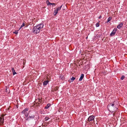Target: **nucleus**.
<instances>
[{"mask_svg":"<svg viewBox=\"0 0 127 127\" xmlns=\"http://www.w3.org/2000/svg\"><path fill=\"white\" fill-rule=\"evenodd\" d=\"M44 25L42 23L38 24L36 26L33 27L32 31L33 33L35 34H37L39 33L41 29L43 27Z\"/></svg>","mask_w":127,"mask_h":127,"instance_id":"obj_1","label":"nucleus"},{"mask_svg":"<svg viewBox=\"0 0 127 127\" xmlns=\"http://www.w3.org/2000/svg\"><path fill=\"white\" fill-rule=\"evenodd\" d=\"M117 31V28H114L112 32L110 34V36H113L116 33Z\"/></svg>","mask_w":127,"mask_h":127,"instance_id":"obj_2","label":"nucleus"},{"mask_svg":"<svg viewBox=\"0 0 127 127\" xmlns=\"http://www.w3.org/2000/svg\"><path fill=\"white\" fill-rule=\"evenodd\" d=\"M115 102H114L113 103H110L108 105V107H109V109H112V107H113L116 106L115 104L114 103Z\"/></svg>","mask_w":127,"mask_h":127,"instance_id":"obj_3","label":"nucleus"},{"mask_svg":"<svg viewBox=\"0 0 127 127\" xmlns=\"http://www.w3.org/2000/svg\"><path fill=\"white\" fill-rule=\"evenodd\" d=\"M95 117L93 115L91 116L88 118V120L89 122L92 121L94 119Z\"/></svg>","mask_w":127,"mask_h":127,"instance_id":"obj_4","label":"nucleus"},{"mask_svg":"<svg viewBox=\"0 0 127 127\" xmlns=\"http://www.w3.org/2000/svg\"><path fill=\"white\" fill-rule=\"evenodd\" d=\"M34 115H32V116H30V115H29V117L26 119V120L28 121L31 119H34Z\"/></svg>","mask_w":127,"mask_h":127,"instance_id":"obj_5","label":"nucleus"},{"mask_svg":"<svg viewBox=\"0 0 127 127\" xmlns=\"http://www.w3.org/2000/svg\"><path fill=\"white\" fill-rule=\"evenodd\" d=\"M116 106L113 107H112V109H109L112 112H114L115 111H116V110L117 109V108L116 107Z\"/></svg>","mask_w":127,"mask_h":127,"instance_id":"obj_6","label":"nucleus"},{"mask_svg":"<svg viewBox=\"0 0 127 127\" xmlns=\"http://www.w3.org/2000/svg\"><path fill=\"white\" fill-rule=\"evenodd\" d=\"M4 118L0 117V124L2 125L4 123Z\"/></svg>","mask_w":127,"mask_h":127,"instance_id":"obj_7","label":"nucleus"},{"mask_svg":"<svg viewBox=\"0 0 127 127\" xmlns=\"http://www.w3.org/2000/svg\"><path fill=\"white\" fill-rule=\"evenodd\" d=\"M123 25V23H121L118 25L117 28L118 29H120L122 27Z\"/></svg>","mask_w":127,"mask_h":127,"instance_id":"obj_8","label":"nucleus"},{"mask_svg":"<svg viewBox=\"0 0 127 127\" xmlns=\"http://www.w3.org/2000/svg\"><path fill=\"white\" fill-rule=\"evenodd\" d=\"M48 82L49 81L48 80L45 81L43 82V85L44 86H45L47 85Z\"/></svg>","mask_w":127,"mask_h":127,"instance_id":"obj_9","label":"nucleus"},{"mask_svg":"<svg viewBox=\"0 0 127 127\" xmlns=\"http://www.w3.org/2000/svg\"><path fill=\"white\" fill-rule=\"evenodd\" d=\"M28 108H26L22 112V114H24L26 112V111H28Z\"/></svg>","mask_w":127,"mask_h":127,"instance_id":"obj_10","label":"nucleus"},{"mask_svg":"<svg viewBox=\"0 0 127 127\" xmlns=\"http://www.w3.org/2000/svg\"><path fill=\"white\" fill-rule=\"evenodd\" d=\"M84 77V74H82L81 76H80V78L79 79V81H81L82 79H83Z\"/></svg>","mask_w":127,"mask_h":127,"instance_id":"obj_11","label":"nucleus"},{"mask_svg":"<svg viewBox=\"0 0 127 127\" xmlns=\"http://www.w3.org/2000/svg\"><path fill=\"white\" fill-rule=\"evenodd\" d=\"M50 106L51 104L50 103H48L45 107V108L46 109H47Z\"/></svg>","mask_w":127,"mask_h":127,"instance_id":"obj_12","label":"nucleus"},{"mask_svg":"<svg viewBox=\"0 0 127 127\" xmlns=\"http://www.w3.org/2000/svg\"><path fill=\"white\" fill-rule=\"evenodd\" d=\"M25 22H23L22 24L20 26V29H19V30H20L21 28H22L24 26H25Z\"/></svg>","mask_w":127,"mask_h":127,"instance_id":"obj_13","label":"nucleus"},{"mask_svg":"<svg viewBox=\"0 0 127 127\" xmlns=\"http://www.w3.org/2000/svg\"><path fill=\"white\" fill-rule=\"evenodd\" d=\"M112 19V18L111 17H109L107 19V21L106 23H108Z\"/></svg>","mask_w":127,"mask_h":127,"instance_id":"obj_14","label":"nucleus"},{"mask_svg":"<svg viewBox=\"0 0 127 127\" xmlns=\"http://www.w3.org/2000/svg\"><path fill=\"white\" fill-rule=\"evenodd\" d=\"M62 5H62L60 7H58V8H57L56 9L57 11H58L59 10H61V8L62 7Z\"/></svg>","mask_w":127,"mask_h":127,"instance_id":"obj_15","label":"nucleus"},{"mask_svg":"<svg viewBox=\"0 0 127 127\" xmlns=\"http://www.w3.org/2000/svg\"><path fill=\"white\" fill-rule=\"evenodd\" d=\"M36 101H37V102H38L41 103V102H42V99H36Z\"/></svg>","mask_w":127,"mask_h":127,"instance_id":"obj_16","label":"nucleus"},{"mask_svg":"<svg viewBox=\"0 0 127 127\" xmlns=\"http://www.w3.org/2000/svg\"><path fill=\"white\" fill-rule=\"evenodd\" d=\"M46 2L48 5H52V3L49 2V0H47L46 1Z\"/></svg>","mask_w":127,"mask_h":127,"instance_id":"obj_17","label":"nucleus"},{"mask_svg":"<svg viewBox=\"0 0 127 127\" xmlns=\"http://www.w3.org/2000/svg\"><path fill=\"white\" fill-rule=\"evenodd\" d=\"M99 22L98 23H97L96 24L95 26L96 27H98L100 25L99 23Z\"/></svg>","mask_w":127,"mask_h":127,"instance_id":"obj_18","label":"nucleus"},{"mask_svg":"<svg viewBox=\"0 0 127 127\" xmlns=\"http://www.w3.org/2000/svg\"><path fill=\"white\" fill-rule=\"evenodd\" d=\"M49 119H50V118H49L48 117H45V119H44V120H45V121H47Z\"/></svg>","mask_w":127,"mask_h":127,"instance_id":"obj_19","label":"nucleus"},{"mask_svg":"<svg viewBox=\"0 0 127 127\" xmlns=\"http://www.w3.org/2000/svg\"><path fill=\"white\" fill-rule=\"evenodd\" d=\"M75 79V78L74 77H72V78H71V80L72 81L74 80Z\"/></svg>","mask_w":127,"mask_h":127,"instance_id":"obj_20","label":"nucleus"},{"mask_svg":"<svg viewBox=\"0 0 127 127\" xmlns=\"http://www.w3.org/2000/svg\"><path fill=\"white\" fill-rule=\"evenodd\" d=\"M125 78V77L123 75L122 77L121 78V79L122 80H123Z\"/></svg>","mask_w":127,"mask_h":127,"instance_id":"obj_21","label":"nucleus"},{"mask_svg":"<svg viewBox=\"0 0 127 127\" xmlns=\"http://www.w3.org/2000/svg\"><path fill=\"white\" fill-rule=\"evenodd\" d=\"M58 13V11H57L56 12H54V15H56Z\"/></svg>","mask_w":127,"mask_h":127,"instance_id":"obj_22","label":"nucleus"},{"mask_svg":"<svg viewBox=\"0 0 127 127\" xmlns=\"http://www.w3.org/2000/svg\"><path fill=\"white\" fill-rule=\"evenodd\" d=\"M14 33L16 34H17L18 33V32L17 31H15L14 32Z\"/></svg>","mask_w":127,"mask_h":127,"instance_id":"obj_23","label":"nucleus"},{"mask_svg":"<svg viewBox=\"0 0 127 127\" xmlns=\"http://www.w3.org/2000/svg\"><path fill=\"white\" fill-rule=\"evenodd\" d=\"M13 75H14L16 73L15 72V70H14V71H13Z\"/></svg>","mask_w":127,"mask_h":127,"instance_id":"obj_24","label":"nucleus"},{"mask_svg":"<svg viewBox=\"0 0 127 127\" xmlns=\"http://www.w3.org/2000/svg\"><path fill=\"white\" fill-rule=\"evenodd\" d=\"M11 70L12 72L13 71H14L15 70L14 68H12L11 69Z\"/></svg>","mask_w":127,"mask_h":127,"instance_id":"obj_25","label":"nucleus"},{"mask_svg":"<svg viewBox=\"0 0 127 127\" xmlns=\"http://www.w3.org/2000/svg\"><path fill=\"white\" fill-rule=\"evenodd\" d=\"M25 116L26 117H28V114H26Z\"/></svg>","mask_w":127,"mask_h":127,"instance_id":"obj_26","label":"nucleus"},{"mask_svg":"<svg viewBox=\"0 0 127 127\" xmlns=\"http://www.w3.org/2000/svg\"><path fill=\"white\" fill-rule=\"evenodd\" d=\"M34 105H36V106H38V105H37V102H36V103H35V104H34Z\"/></svg>","mask_w":127,"mask_h":127,"instance_id":"obj_27","label":"nucleus"},{"mask_svg":"<svg viewBox=\"0 0 127 127\" xmlns=\"http://www.w3.org/2000/svg\"><path fill=\"white\" fill-rule=\"evenodd\" d=\"M4 116H5V115L3 114V115H1V117H2V118H4Z\"/></svg>","mask_w":127,"mask_h":127,"instance_id":"obj_28","label":"nucleus"},{"mask_svg":"<svg viewBox=\"0 0 127 127\" xmlns=\"http://www.w3.org/2000/svg\"><path fill=\"white\" fill-rule=\"evenodd\" d=\"M40 103L39 102H37V105L38 106H39L40 105Z\"/></svg>","mask_w":127,"mask_h":127,"instance_id":"obj_29","label":"nucleus"},{"mask_svg":"<svg viewBox=\"0 0 127 127\" xmlns=\"http://www.w3.org/2000/svg\"><path fill=\"white\" fill-rule=\"evenodd\" d=\"M101 17H102V16H101L100 15V16H99V17L98 18H99V19H100V18H101Z\"/></svg>","mask_w":127,"mask_h":127,"instance_id":"obj_30","label":"nucleus"},{"mask_svg":"<svg viewBox=\"0 0 127 127\" xmlns=\"http://www.w3.org/2000/svg\"><path fill=\"white\" fill-rule=\"evenodd\" d=\"M52 5H55V3H52Z\"/></svg>","mask_w":127,"mask_h":127,"instance_id":"obj_31","label":"nucleus"},{"mask_svg":"<svg viewBox=\"0 0 127 127\" xmlns=\"http://www.w3.org/2000/svg\"><path fill=\"white\" fill-rule=\"evenodd\" d=\"M32 115H34V114L31 115H30V116H32Z\"/></svg>","mask_w":127,"mask_h":127,"instance_id":"obj_32","label":"nucleus"},{"mask_svg":"<svg viewBox=\"0 0 127 127\" xmlns=\"http://www.w3.org/2000/svg\"><path fill=\"white\" fill-rule=\"evenodd\" d=\"M56 11H57V10L56 9V10H55L54 11V12H56Z\"/></svg>","mask_w":127,"mask_h":127,"instance_id":"obj_33","label":"nucleus"},{"mask_svg":"<svg viewBox=\"0 0 127 127\" xmlns=\"http://www.w3.org/2000/svg\"><path fill=\"white\" fill-rule=\"evenodd\" d=\"M46 123V124H49V122H47Z\"/></svg>","mask_w":127,"mask_h":127,"instance_id":"obj_34","label":"nucleus"},{"mask_svg":"<svg viewBox=\"0 0 127 127\" xmlns=\"http://www.w3.org/2000/svg\"><path fill=\"white\" fill-rule=\"evenodd\" d=\"M9 109H10V108H8V110H9Z\"/></svg>","mask_w":127,"mask_h":127,"instance_id":"obj_35","label":"nucleus"},{"mask_svg":"<svg viewBox=\"0 0 127 127\" xmlns=\"http://www.w3.org/2000/svg\"><path fill=\"white\" fill-rule=\"evenodd\" d=\"M39 127H41V126H39Z\"/></svg>","mask_w":127,"mask_h":127,"instance_id":"obj_36","label":"nucleus"}]
</instances>
